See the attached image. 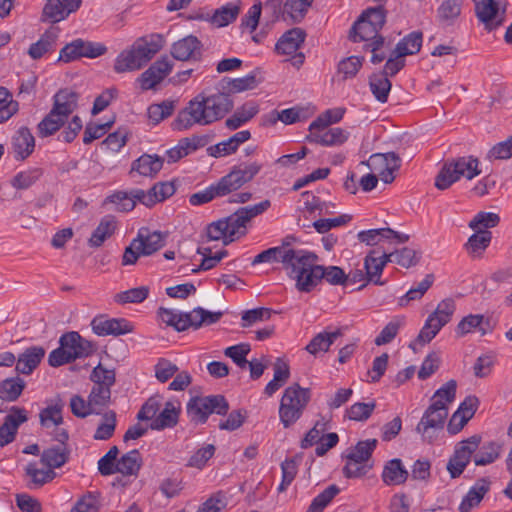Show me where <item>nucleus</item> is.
<instances>
[{
  "mask_svg": "<svg viewBox=\"0 0 512 512\" xmlns=\"http://www.w3.org/2000/svg\"><path fill=\"white\" fill-rule=\"evenodd\" d=\"M69 455L70 451L67 447L53 446L43 450L40 461L49 468L48 470H53L66 464Z\"/></svg>",
  "mask_w": 512,
  "mask_h": 512,
  "instance_id": "f704fd0d",
  "label": "nucleus"
},
{
  "mask_svg": "<svg viewBox=\"0 0 512 512\" xmlns=\"http://www.w3.org/2000/svg\"><path fill=\"white\" fill-rule=\"evenodd\" d=\"M349 132L342 128H329L322 134L313 133L306 137L309 143L320 144L322 146H339L348 140Z\"/></svg>",
  "mask_w": 512,
  "mask_h": 512,
  "instance_id": "cd10ccee",
  "label": "nucleus"
},
{
  "mask_svg": "<svg viewBox=\"0 0 512 512\" xmlns=\"http://www.w3.org/2000/svg\"><path fill=\"white\" fill-rule=\"evenodd\" d=\"M166 234L160 231L150 232L148 229H140L135 238L140 253L143 256H150L165 246Z\"/></svg>",
  "mask_w": 512,
  "mask_h": 512,
  "instance_id": "5701e85b",
  "label": "nucleus"
},
{
  "mask_svg": "<svg viewBox=\"0 0 512 512\" xmlns=\"http://www.w3.org/2000/svg\"><path fill=\"white\" fill-rule=\"evenodd\" d=\"M409 476L408 471L398 458L389 460L382 471V480L388 486L401 485L406 482Z\"/></svg>",
  "mask_w": 512,
  "mask_h": 512,
  "instance_id": "c85d7f7f",
  "label": "nucleus"
},
{
  "mask_svg": "<svg viewBox=\"0 0 512 512\" xmlns=\"http://www.w3.org/2000/svg\"><path fill=\"white\" fill-rule=\"evenodd\" d=\"M195 100L197 101V105L200 106V119L204 121L205 125L224 118V116L233 109L231 95L224 92V90L208 97L197 95Z\"/></svg>",
  "mask_w": 512,
  "mask_h": 512,
  "instance_id": "39448f33",
  "label": "nucleus"
},
{
  "mask_svg": "<svg viewBox=\"0 0 512 512\" xmlns=\"http://www.w3.org/2000/svg\"><path fill=\"white\" fill-rule=\"evenodd\" d=\"M226 195L228 194L219 179L216 183L209 185L204 190L191 194L189 196V203L192 206H199Z\"/></svg>",
  "mask_w": 512,
  "mask_h": 512,
  "instance_id": "58836bf2",
  "label": "nucleus"
},
{
  "mask_svg": "<svg viewBox=\"0 0 512 512\" xmlns=\"http://www.w3.org/2000/svg\"><path fill=\"white\" fill-rule=\"evenodd\" d=\"M259 112V107L255 102H246L230 116L225 125L229 130H236L248 121H250Z\"/></svg>",
  "mask_w": 512,
  "mask_h": 512,
  "instance_id": "72a5a7b5",
  "label": "nucleus"
},
{
  "mask_svg": "<svg viewBox=\"0 0 512 512\" xmlns=\"http://www.w3.org/2000/svg\"><path fill=\"white\" fill-rule=\"evenodd\" d=\"M117 425L116 413L109 410L102 415V422L98 425L93 438L95 440H109L115 432Z\"/></svg>",
  "mask_w": 512,
  "mask_h": 512,
  "instance_id": "5fc2aeb1",
  "label": "nucleus"
},
{
  "mask_svg": "<svg viewBox=\"0 0 512 512\" xmlns=\"http://www.w3.org/2000/svg\"><path fill=\"white\" fill-rule=\"evenodd\" d=\"M164 42L161 34L138 38L130 49L118 54L114 63L115 72L124 73L141 69L162 49Z\"/></svg>",
  "mask_w": 512,
  "mask_h": 512,
  "instance_id": "f03ea898",
  "label": "nucleus"
},
{
  "mask_svg": "<svg viewBox=\"0 0 512 512\" xmlns=\"http://www.w3.org/2000/svg\"><path fill=\"white\" fill-rule=\"evenodd\" d=\"M65 123L66 121L64 119L56 114L52 115V112L49 111V113L38 123L37 135L39 138L52 136L59 131Z\"/></svg>",
  "mask_w": 512,
  "mask_h": 512,
  "instance_id": "603ef678",
  "label": "nucleus"
},
{
  "mask_svg": "<svg viewBox=\"0 0 512 512\" xmlns=\"http://www.w3.org/2000/svg\"><path fill=\"white\" fill-rule=\"evenodd\" d=\"M314 0H287L284 4V14L286 20L290 19L292 23H300L312 6Z\"/></svg>",
  "mask_w": 512,
  "mask_h": 512,
  "instance_id": "a18cd8bd",
  "label": "nucleus"
},
{
  "mask_svg": "<svg viewBox=\"0 0 512 512\" xmlns=\"http://www.w3.org/2000/svg\"><path fill=\"white\" fill-rule=\"evenodd\" d=\"M43 175L41 168H31L25 171L18 172L11 180V185L17 190H24L30 188L35 184Z\"/></svg>",
  "mask_w": 512,
  "mask_h": 512,
  "instance_id": "864d4df0",
  "label": "nucleus"
},
{
  "mask_svg": "<svg viewBox=\"0 0 512 512\" xmlns=\"http://www.w3.org/2000/svg\"><path fill=\"white\" fill-rule=\"evenodd\" d=\"M343 335L342 329H336L333 332L323 331L316 334L306 345L305 350L311 355L316 356L320 352H327L337 338Z\"/></svg>",
  "mask_w": 512,
  "mask_h": 512,
  "instance_id": "c756f323",
  "label": "nucleus"
},
{
  "mask_svg": "<svg viewBox=\"0 0 512 512\" xmlns=\"http://www.w3.org/2000/svg\"><path fill=\"white\" fill-rule=\"evenodd\" d=\"M45 349L42 346H31L19 354L16 360L15 370L24 375H30L41 363L45 356Z\"/></svg>",
  "mask_w": 512,
  "mask_h": 512,
  "instance_id": "aec40b11",
  "label": "nucleus"
},
{
  "mask_svg": "<svg viewBox=\"0 0 512 512\" xmlns=\"http://www.w3.org/2000/svg\"><path fill=\"white\" fill-rule=\"evenodd\" d=\"M215 451L216 448L213 444H206L191 455L186 466L200 470L203 469L207 462L214 456Z\"/></svg>",
  "mask_w": 512,
  "mask_h": 512,
  "instance_id": "0e129e2a",
  "label": "nucleus"
},
{
  "mask_svg": "<svg viewBox=\"0 0 512 512\" xmlns=\"http://www.w3.org/2000/svg\"><path fill=\"white\" fill-rule=\"evenodd\" d=\"M481 440L482 437L475 434L455 445L454 453L446 466L452 479L460 477L472 459L476 466H486L500 457V443L488 441L481 445Z\"/></svg>",
  "mask_w": 512,
  "mask_h": 512,
  "instance_id": "f257e3e1",
  "label": "nucleus"
},
{
  "mask_svg": "<svg viewBox=\"0 0 512 512\" xmlns=\"http://www.w3.org/2000/svg\"><path fill=\"white\" fill-rule=\"evenodd\" d=\"M387 13L384 3H379L376 7H369L365 9L357 19V26H362L361 23L367 20L370 26H373L374 29L380 32L386 23Z\"/></svg>",
  "mask_w": 512,
  "mask_h": 512,
  "instance_id": "a19ab883",
  "label": "nucleus"
},
{
  "mask_svg": "<svg viewBox=\"0 0 512 512\" xmlns=\"http://www.w3.org/2000/svg\"><path fill=\"white\" fill-rule=\"evenodd\" d=\"M475 15L485 30L491 32L501 27L506 18V6L500 7L497 0H472Z\"/></svg>",
  "mask_w": 512,
  "mask_h": 512,
  "instance_id": "6e6552de",
  "label": "nucleus"
},
{
  "mask_svg": "<svg viewBox=\"0 0 512 512\" xmlns=\"http://www.w3.org/2000/svg\"><path fill=\"white\" fill-rule=\"evenodd\" d=\"M180 413L181 406L179 402L167 401L163 410L151 421L149 428L156 431L174 428L179 422Z\"/></svg>",
  "mask_w": 512,
  "mask_h": 512,
  "instance_id": "6ab92c4d",
  "label": "nucleus"
},
{
  "mask_svg": "<svg viewBox=\"0 0 512 512\" xmlns=\"http://www.w3.org/2000/svg\"><path fill=\"white\" fill-rule=\"evenodd\" d=\"M116 228L115 217L106 215L101 220L96 229L92 232L89 244L92 247H100L103 242L110 237Z\"/></svg>",
  "mask_w": 512,
  "mask_h": 512,
  "instance_id": "79ce46f5",
  "label": "nucleus"
},
{
  "mask_svg": "<svg viewBox=\"0 0 512 512\" xmlns=\"http://www.w3.org/2000/svg\"><path fill=\"white\" fill-rule=\"evenodd\" d=\"M59 344L62 345L66 353H69L71 362L78 358L88 357L95 350L94 344L76 331L64 333L59 339Z\"/></svg>",
  "mask_w": 512,
  "mask_h": 512,
  "instance_id": "f8f14e48",
  "label": "nucleus"
},
{
  "mask_svg": "<svg viewBox=\"0 0 512 512\" xmlns=\"http://www.w3.org/2000/svg\"><path fill=\"white\" fill-rule=\"evenodd\" d=\"M262 169V164L253 162L234 166L231 171L220 180L227 194L237 191L243 185L250 182Z\"/></svg>",
  "mask_w": 512,
  "mask_h": 512,
  "instance_id": "1a4fd4ad",
  "label": "nucleus"
},
{
  "mask_svg": "<svg viewBox=\"0 0 512 512\" xmlns=\"http://www.w3.org/2000/svg\"><path fill=\"white\" fill-rule=\"evenodd\" d=\"M322 265L312 262L304 271L299 272L291 279L295 280L298 291L309 293L322 282Z\"/></svg>",
  "mask_w": 512,
  "mask_h": 512,
  "instance_id": "4be33fe9",
  "label": "nucleus"
},
{
  "mask_svg": "<svg viewBox=\"0 0 512 512\" xmlns=\"http://www.w3.org/2000/svg\"><path fill=\"white\" fill-rule=\"evenodd\" d=\"M318 256L305 249L285 247L282 255L281 265L289 278L294 277L301 271H304L310 263L316 262Z\"/></svg>",
  "mask_w": 512,
  "mask_h": 512,
  "instance_id": "9d476101",
  "label": "nucleus"
},
{
  "mask_svg": "<svg viewBox=\"0 0 512 512\" xmlns=\"http://www.w3.org/2000/svg\"><path fill=\"white\" fill-rule=\"evenodd\" d=\"M14 158L18 161L27 159L34 151L35 138L28 127H20L12 137Z\"/></svg>",
  "mask_w": 512,
  "mask_h": 512,
  "instance_id": "a211bd4d",
  "label": "nucleus"
},
{
  "mask_svg": "<svg viewBox=\"0 0 512 512\" xmlns=\"http://www.w3.org/2000/svg\"><path fill=\"white\" fill-rule=\"evenodd\" d=\"M224 221H227L229 240H224V245H228L241 236L246 235V224L248 221L240 210L237 209L233 214L224 217Z\"/></svg>",
  "mask_w": 512,
  "mask_h": 512,
  "instance_id": "c03bdc74",
  "label": "nucleus"
},
{
  "mask_svg": "<svg viewBox=\"0 0 512 512\" xmlns=\"http://www.w3.org/2000/svg\"><path fill=\"white\" fill-rule=\"evenodd\" d=\"M82 0H48L43 7L41 21L52 24L66 19L71 13L76 12L81 6Z\"/></svg>",
  "mask_w": 512,
  "mask_h": 512,
  "instance_id": "ddd939ff",
  "label": "nucleus"
},
{
  "mask_svg": "<svg viewBox=\"0 0 512 512\" xmlns=\"http://www.w3.org/2000/svg\"><path fill=\"white\" fill-rule=\"evenodd\" d=\"M64 407V403L58 397L55 400L53 405H49L41 410L39 414L40 423L42 426H47L48 421L52 422L54 425H60L63 423L62 410Z\"/></svg>",
  "mask_w": 512,
  "mask_h": 512,
  "instance_id": "bf43d9fd",
  "label": "nucleus"
},
{
  "mask_svg": "<svg viewBox=\"0 0 512 512\" xmlns=\"http://www.w3.org/2000/svg\"><path fill=\"white\" fill-rule=\"evenodd\" d=\"M175 109V102L164 100L161 103L151 104L148 107V118L154 125L160 123L165 118L171 116Z\"/></svg>",
  "mask_w": 512,
  "mask_h": 512,
  "instance_id": "6e6d98bb",
  "label": "nucleus"
},
{
  "mask_svg": "<svg viewBox=\"0 0 512 512\" xmlns=\"http://www.w3.org/2000/svg\"><path fill=\"white\" fill-rule=\"evenodd\" d=\"M491 239L492 233L490 231L479 230L469 237L465 246L470 253L475 254L484 251L489 246Z\"/></svg>",
  "mask_w": 512,
  "mask_h": 512,
  "instance_id": "69168bd1",
  "label": "nucleus"
},
{
  "mask_svg": "<svg viewBox=\"0 0 512 512\" xmlns=\"http://www.w3.org/2000/svg\"><path fill=\"white\" fill-rule=\"evenodd\" d=\"M78 97V94L69 88L60 89L53 96V106L50 110L52 115L56 114L67 122L68 117L78 107Z\"/></svg>",
  "mask_w": 512,
  "mask_h": 512,
  "instance_id": "dca6fc26",
  "label": "nucleus"
},
{
  "mask_svg": "<svg viewBox=\"0 0 512 512\" xmlns=\"http://www.w3.org/2000/svg\"><path fill=\"white\" fill-rule=\"evenodd\" d=\"M25 381L16 376L2 380L0 382V399L5 402L16 401L25 389Z\"/></svg>",
  "mask_w": 512,
  "mask_h": 512,
  "instance_id": "ea45409f",
  "label": "nucleus"
},
{
  "mask_svg": "<svg viewBox=\"0 0 512 512\" xmlns=\"http://www.w3.org/2000/svg\"><path fill=\"white\" fill-rule=\"evenodd\" d=\"M339 492L340 488L336 484L329 485L312 500L306 512H323Z\"/></svg>",
  "mask_w": 512,
  "mask_h": 512,
  "instance_id": "4d7b16f0",
  "label": "nucleus"
},
{
  "mask_svg": "<svg viewBox=\"0 0 512 512\" xmlns=\"http://www.w3.org/2000/svg\"><path fill=\"white\" fill-rule=\"evenodd\" d=\"M115 370L107 369L101 363H99L90 375V379L94 384L103 385L106 387H112L115 384Z\"/></svg>",
  "mask_w": 512,
  "mask_h": 512,
  "instance_id": "774afa93",
  "label": "nucleus"
},
{
  "mask_svg": "<svg viewBox=\"0 0 512 512\" xmlns=\"http://www.w3.org/2000/svg\"><path fill=\"white\" fill-rule=\"evenodd\" d=\"M423 42V34L421 31H412L404 36L395 46L396 57H405L417 54Z\"/></svg>",
  "mask_w": 512,
  "mask_h": 512,
  "instance_id": "e433bc0d",
  "label": "nucleus"
},
{
  "mask_svg": "<svg viewBox=\"0 0 512 512\" xmlns=\"http://www.w3.org/2000/svg\"><path fill=\"white\" fill-rule=\"evenodd\" d=\"M92 331L98 336H120L133 331L132 324L125 318H109L107 315L100 314L91 321Z\"/></svg>",
  "mask_w": 512,
  "mask_h": 512,
  "instance_id": "9b49d317",
  "label": "nucleus"
},
{
  "mask_svg": "<svg viewBox=\"0 0 512 512\" xmlns=\"http://www.w3.org/2000/svg\"><path fill=\"white\" fill-rule=\"evenodd\" d=\"M60 28L51 26L28 49V55L33 60L42 58L45 54L52 53L57 49Z\"/></svg>",
  "mask_w": 512,
  "mask_h": 512,
  "instance_id": "f3484780",
  "label": "nucleus"
},
{
  "mask_svg": "<svg viewBox=\"0 0 512 512\" xmlns=\"http://www.w3.org/2000/svg\"><path fill=\"white\" fill-rule=\"evenodd\" d=\"M477 167L478 159L472 156L448 159L435 178V187L446 190L462 176L471 180L481 173Z\"/></svg>",
  "mask_w": 512,
  "mask_h": 512,
  "instance_id": "7ed1b4c3",
  "label": "nucleus"
},
{
  "mask_svg": "<svg viewBox=\"0 0 512 512\" xmlns=\"http://www.w3.org/2000/svg\"><path fill=\"white\" fill-rule=\"evenodd\" d=\"M190 314V321L188 322V329L198 330L202 326H209L220 321L224 315L223 311L211 312L202 307H196Z\"/></svg>",
  "mask_w": 512,
  "mask_h": 512,
  "instance_id": "473e14b6",
  "label": "nucleus"
},
{
  "mask_svg": "<svg viewBox=\"0 0 512 512\" xmlns=\"http://www.w3.org/2000/svg\"><path fill=\"white\" fill-rule=\"evenodd\" d=\"M240 12V7L233 3H227L211 14V23L217 27H225L234 22Z\"/></svg>",
  "mask_w": 512,
  "mask_h": 512,
  "instance_id": "09e8293b",
  "label": "nucleus"
},
{
  "mask_svg": "<svg viewBox=\"0 0 512 512\" xmlns=\"http://www.w3.org/2000/svg\"><path fill=\"white\" fill-rule=\"evenodd\" d=\"M300 456H295L292 458H286L281 463V472L282 479L277 488L279 493H282L287 490V488L291 485L293 480L295 479L298 472V465L300 463Z\"/></svg>",
  "mask_w": 512,
  "mask_h": 512,
  "instance_id": "3c124183",
  "label": "nucleus"
},
{
  "mask_svg": "<svg viewBox=\"0 0 512 512\" xmlns=\"http://www.w3.org/2000/svg\"><path fill=\"white\" fill-rule=\"evenodd\" d=\"M186 409L191 422L204 424L212 413L225 416L229 411V403L220 394L193 397L187 403Z\"/></svg>",
  "mask_w": 512,
  "mask_h": 512,
  "instance_id": "20e7f679",
  "label": "nucleus"
},
{
  "mask_svg": "<svg viewBox=\"0 0 512 512\" xmlns=\"http://www.w3.org/2000/svg\"><path fill=\"white\" fill-rule=\"evenodd\" d=\"M310 399V388H302L298 383H294L284 390L281 402L300 407V410L304 411Z\"/></svg>",
  "mask_w": 512,
  "mask_h": 512,
  "instance_id": "7c9ffc66",
  "label": "nucleus"
},
{
  "mask_svg": "<svg viewBox=\"0 0 512 512\" xmlns=\"http://www.w3.org/2000/svg\"><path fill=\"white\" fill-rule=\"evenodd\" d=\"M361 25L357 26V20L353 23L348 36L350 41L354 43L362 41L370 43L377 39V37H383L377 29L368 24L367 20L361 23Z\"/></svg>",
  "mask_w": 512,
  "mask_h": 512,
  "instance_id": "de8ad7c7",
  "label": "nucleus"
},
{
  "mask_svg": "<svg viewBox=\"0 0 512 512\" xmlns=\"http://www.w3.org/2000/svg\"><path fill=\"white\" fill-rule=\"evenodd\" d=\"M369 87L371 93L380 103H386L391 91V81L381 73H373L369 77Z\"/></svg>",
  "mask_w": 512,
  "mask_h": 512,
  "instance_id": "37998d69",
  "label": "nucleus"
},
{
  "mask_svg": "<svg viewBox=\"0 0 512 512\" xmlns=\"http://www.w3.org/2000/svg\"><path fill=\"white\" fill-rule=\"evenodd\" d=\"M379 249H373L368 252L364 258V270L366 271V282L360 285L357 290H362L367 283L383 286L386 281L381 280V275L385 268V261H379Z\"/></svg>",
  "mask_w": 512,
  "mask_h": 512,
  "instance_id": "412c9836",
  "label": "nucleus"
},
{
  "mask_svg": "<svg viewBox=\"0 0 512 512\" xmlns=\"http://www.w3.org/2000/svg\"><path fill=\"white\" fill-rule=\"evenodd\" d=\"M106 52L107 47L102 43L77 38L60 50L57 62L70 63L83 57L94 59Z\"/></svg>",
  "mask_w": 512,
  "mask_h": 512,
  "instance_id": "423d86ee",
  "label": "nucleus"
},
{
  "mask_svg": "<svg viewBox=\"0 0 512 512\" xmlns=\"http://www.w3.org/2000/svg\"><path fill=\"white\" fill-rule=\"evenodd\" d=\"M258 85L256 79V71H252L242 78L236 79H222L220 82L221 90L228 93L242 92L246 90L254 89Z\"/></svg>",
  "mask_w": 512,
  "mask_h": 512,
  "instance_id": "4c0bfd02",
  "label": "nucleus"
},
{
  "mask_svg": "<svg viewBox=\"0 0 512 512\" xmlns=\"http://www.w3.org/2000/svg\"><path fill=\"white\" fill-rule=\"evenodd\" d=\"M164 159L157 154L144 153L131 164L130 173L137 172L141 176L154 178L163 168Z\"/></svg>",
  "mask_w": 512,
  "mask_h": 512,
  "instance_id": "b1692460",
  "label": "nucleus"
},
{
  "mask_svg": "<svg viewBox=\"0 0 512 512\" xmlns=\"http://www.w3.org/2000/svg\"><path fill=\"white\" fill-rule=\"evenodd\" d=\"M463 0H445L437 9V17L441 23L451 25L460 16Z\"/></svg>",
  "mask_w": 512,
  "mask_h": 512,
  "instance_id": "49530a36",
  "label": "nucleus"
},
{
  "mask_svg": "<svg viewBox=\"0 0 512 512\" xmlns=\"http://www.w3.org/2000/svg\"><path fill=\"white\" fill-rule=\"evenodd\" d=\"M306 33L303 29L295 27L286 31L277 41L275 51L281 55L295 53L304 42Z\"/></svg>",
  "mask_w": 512,
  "mask_h": 512,
  "instance_id": "393cba45",
  "label": "nucleus"
},
{
  "mask_svg": "<svg viewBox=\"0 0 512 512\" xmlns=\"http://www.w3.org/2000/svg\"><path fill=\"white\" fill-rule=\"evenodd\" d=\"M149 296V287L140 286L115 294L114 301L118 304L142 303Z\"/></svg>",
  "mask_w": 512,
  "mask_h": 512,
  "instance_id": "13d9d810",
  "label": "nucleus"
},
{
  "mask_svg": "<svg viewBox=\"0 0 512 512\" xmlns=\"http://www.w3.org/2000/svg\"><path fill=\"white\" fill-rule=\"evenodd\" d=\"M114 204L118 212H129L133 210L134 201L127 191H116L104 199L103 205Z\"/></svg>",
  "mask_w": 512,
  "mask_h": 512,
  "instance_id": "052dcab7",
  "label": "nucleus"
},
{
  "mask_svg": "<svg viewBox=\"0 0 512 512\" xmlns=\"http://www.w3.org/2000/svg\"><path fill=\"white\" fill-rule=\"evenodd\" d=\"M18 111V103L5 87H0V123L9 120Z\"/></svg>",
  "mask_w": 512,
  "mask_h": 512,
  "instance_id": "680f3d73",
  "label": "nucleus"
},
{
  "mask_svg": "<svg viewBox=\"0 0 512 512\" xmlns=\"http://www.w3.org/2000/svg\"><path fill=\"white\" fill-rule=\"evenodd\" d=\"M142 466V457L138 449H133L121 456L116 462L115 473L125 476H136Z\"/></svg>",
  "mask_w": 512,
  "mask_h": 512,
  "instance_id": "2f4dec72",
  "label": "nucleus"
},
{
  "mask_svg": "<svg viewBox=\"0 0 512 512\" xmlns=\"http://www.w3.org/2000/svg\"><path fill=\"white\" fill-rule=\"evenodd\" d=\"M157 314L163 323L173 327L177 332L188 330V322L190 321L188 312H176L169 308L160 307Z\"/></svg>",
  "mask_w": 512,
  "mask_h": 512,
  "instance_id": "c9c22d12",
  "label": "nucleus"
},
{
  "mask_svg": "<svg viewBox=\"0 0 512 512\" xmlns=\"http://www.w3.org/2000/svg\"><path fill=\"white\" fill-rule=\"evenodd\" d=\"M448 415L447 404L441 400L433 401L425 410L420 422L416 426V431L422 435V439L428 443L434 441V436L430 434V429H442Z\"/></svg>",
  "mask_w": 512,
  "mask_h": 512,
  "instance_id": "0eeeda50",
  "label": "nucleus"
},
{
  "mask_svg": "<svg viewBox=\"0 0 512 512\" xmlns=\"http://www.w3.org/2000/svg\"><path fill=\"white\" fill-rule=\"evenodd\" d=\"M202 48L203 44L196 36L188 35L174 42L170 53L174 59L179 61L200 60Z\"/></svg>",
  "mask_w": 512,
  "mask_h": 512,
  "instance_id": "2eb2a0df",
  "label": "nucleus"
},
{
  "mask_svg": "<svg viewBox=\"0 0 512 512\" xmlns=\"http://www.w3.org/2000/svg\"><path fill=\"white\" fill-rule=\"evenodd\" d=\"M377 446V440L376 439H367L363 441H359L352 451H350L346 458L349 461L356 462V463H364L368 461L372 453L374 452L375 448Z\"/></svg>",
  "mask_w": 512,
  "mask_h": 512,
  "instance_id": "8fccbe9b",
  "label": "nucleus"
},
{
  "mask_svg": "<svg viewBox=\"0 0 512 512\" xmlns=\"http://www.w3.org/2000/svg\"><path fill=\"white\" fill-rule=\"evenodd\" d=\"M357 238L361 243H365L368 246H375L381 242H389L402 244L409 241V235L394 231L389 227L379 229H369L360 231L357 234Z\"/></svg>",
  "mask_w": 512,
  "mask_h": 512,
  "instance_id": "4468645a",
  "label": "nucleus"
},
{
  "mask_svg": "<svg viewBox=\"0 0 512 512\" xmlns=\"http://www.w3.org/2000/svg\"><path fill=\"white\" fill-rule=\"evenodd\" d=\"M251 347L248 343H240L237 345L229 346L224 350L225 356L232 359V361L241 369H245L249 363L247 355L250 353Z\"/></svg>",
  "mask_w": 512,
  "mask_h": 512,
  "instance_id": "e2e57ef3",
  "label": "nucleus"
},
{
  "mask_svg": "<svg viewBox=\"0 0 512 512\" xmlns=\"http://www.w3.org/2000/svg\"><path fill=\"white\" fill-rule=\"evenodd\" d=\"M199 107L195 98L192 99L188 106L178 113L177 117L172 122V128L174 130H185L195 123L205 125L204 121L200 119Z\"/></svg>",
  "mask_w": 512,
  "mask_h": 512,
  "instance_id": "bb28decb",
  "label": "nucleus"
},
{
  "mask_svg": "<svg viewBox=\"0 0 512 512\" xmlns=\"http://www.w3.org/2000/svg\"><path fill=\"white\" fill-rule=\"evenodd\" d=\"M491 482L488 478L478 479L463 497L460 505V512H469L472 508L479 505L485 494L490 490Z\"/></svg>",
  "mask_w": 512,
  "mask_h": 512,
  "instance_id": "a878e982",
  "label": "nucleus"
},
{
  "mask_svg": "<svg viewBox=\"0 0 512 512\" xmlns=\"http://www.w3.org/2000/svg\"><path fill=\"white\" fill-rule=\"evenodd\" d=\"M403 322V318H395L387 323L375 338V344L381 346L390 343L397 336Z\"/></svg>",
  "mask_w": 512,
  "mask_h": 512,
  "instance_id": "338daca9",
  "label": "nucleus"
}]
</instances>
